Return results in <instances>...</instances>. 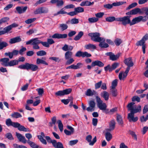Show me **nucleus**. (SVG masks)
<instances>
[{
	"instance_id": "obj_1",
	"label": "nucleus",
	"mask_w": 148,
	"mask_h": 148,
	"mask_svg": "<svg viewBox=\"0 0 148 148\" xmlns=\"http://www.w3.org/2000/svg\"><path fill=\"white\" fill-rule=\"evenodd\" d=\"M73 49V47L71 45H68L67 44H65L62 47V49L64 51H66L64 54V58L67 61L66 62L65 64L66 65L70 64L72 63L74 61V59L72 58L73 53L71 51Z\"/></svg>"
},
{
	"instance_id": "obj_2",
	"label": "nucleus",
	"mask_w": 148,
	"mask_h": 148,
	"mask_svg": "<svg viewBox=\"0 0 148 148\" xmlns=\"http://www.w3.org/2000/svg\"><path fill=\"white\" fill-rule=\"evenodd\" d=\"M41 44L44 47H49V45L47 42H42L38 40V38L32 39L26 42V45H31L32 46V48L34 49L39 50L40 49V47L38 45Z\"/></svg>"
},
{
	"instance_id": "obj_3",
	"label": "nucleus",
	"mask_w": 148,
	"mask_h": 148,
	"mask_svg": "<svg viewBox=\"0 0 148 148\" xmlns=\"http://www.w3.org/2000/svg\"><path fill=\"white\" fill-rule=\"evenodd\" d=\"M16 134L17 138L20 142L24 144L27 142L32 148H37V147H38V145L34 142L30 141L29 140H28L27 141L25 137L23 136L21 134L17 132L16 133Z\"/></svg>"
},
{
	"instance_id": "obj_4",
	"label": "nucleus",
	"mask_w": 148,
	"mask_h": 148,
	"mask_svg": "<svg viewBox=\"0 0 148 148\" xmlns=\"http://www.w3.org/2000/svg\"><path fill=\"white\" fill-rule=\"evenodd\" d=\"M148 40V34H146L144 36L141 40L138 41L136 43L137 46H142L143 53L144 54L145 53V49L146 45L145 44V41Z\"/></svg>"
},
{
	"instance_id": "obj_5",
	"label": "nucleus",
	"mask_w": 148,
	"mask_h": 148,
	"mask_svg": "<svg viewBox=\"0 0 148 148\" xmlns=\"http://www.w3.org/2000/svg\"><path fill=\"white\" fill-rule=\"evenodd\" d=\"M88 35L91 37V39L95 42H100L101 41L105 42L104 38L100 37V34L98 32L91 33Z\"/></svg>"
},
{
	"instance_id": "obj_6",
	"label": "nucleus",
	"mask_w": 148,
	"mask_h": 148,
	"mask_svg": "<svg viewBox=\"0 0 148 148\" xmlns=\"http://www.w3.org/2000/svg\"><path fill=\"white\" fill-rule=\"evenodd\" d=\"M135 104L134 103L132 102L127 104V108L128 111H130V112H135L136 111L140 112L141 111V106L139 105L137 108H135V107L134 105Z\"/></svg>"
},
{
	"instance_id": "obj_7",
	"label": "nucleus",
	"mask_w": 148,
	"mask_h": 148,
	"mask_svg": "<svg viewBox=\"0 0 148 148\" xmlns=\"http://www.w3.org/2000/svg\"><path fill=\"white\" fill-rule=\"evenodd\" d=\"M96 99L98 108L101 110H106L107 107L106 103H103V101L98 96H96Z\"/></svg>"
},
{
	"instance_id": "obj_8",
	"label": "nucleus",
	"mask_w": 148,
	"mask_h": 148,
	"mask_svg": "<svg viewBox=\"0 0 148 148\" xmlns=\"http://www.w3.org/2000/svg\"><path fill=\"white\" fill-rule=\"evenodd\" d=\"M130 17L129 16H127L123 17L118 18L117 21L122 22V24L124 25L128 24H130V25L131 22L130 19Z\"/></svg>"
},
{
	"instance_id": "obj_9",
	"label": "nucleus",
	"mask_w": 148,
	"mask_h": 148,
	"mask_svg": "<svg viewBox=\"0 0 148 148\" xmlns=\"http://www.w3.org/2000/svg\"><path fill=\"white\" fill-rule=\"evenodd\" d=\"M146 7H144L140 9L139 8H137L134 9L132 10V14H136L138 13L140 14H142L144 13L146 15H147L146 14Z\"/></svg>"
},
{
	"instance_id": "obj_10",
	"label": "nucleus",
	"mask_w": 148,
	"mask_h": 148,
	"mask_svg": "<svg viewBox=\"0 0 148 148\" xmlns=\"http://www.w3.org/2000/svg\"><path fill=\"white\" fill-rule=\"evenodd\" d=\"M138 112L136 111L135 112H131L129 113L128 114L127 116V119H128L129 121L130 122H135L137 121L138 118L137 116L134 117V114Z\"/></svg>"
},
{
	"instance_id": "obj_11",
	"label": "nucleus",
	"mask_w": 148,
	"mask_h": 148,
	"mask_svg": "<svg viewBox=\"0 0 148 148\" xmlns=\"http://www.w3.org/2000/svg\"><path fill=\"white\" fill-rule=\"evenodd\" d=\"M48 9L47 8L41 7L37 9L34 12V13L35 14L46 13L48 12Z\"/></svg>"
},
{
	"instance_id": "obj_12",
	"label": "nucleus",
	"mask_w": 148,
	"mask_h": 148,
	"mask_svg": "<svg viewBox=\"0 0 148 148\" xmlns=\"http://www.w3.org/2000/svg\"><path fill=\"white\" fill-rule=\"evenodd\" d=\"M89 106L86 110L88 112H92L95 110L96 103L93 100H90L88 102Z\"/></svg>"
},
{
	"instance_id": "obj_13",
	"label": "nucleus",
	"mask_w": 148,
	"mask_h": 148,
	"mask_svg": "<svg viewBox=\"0 0 148 148\" xmlns=\"http://www.w3.org/2000/svg\"><path fill=\"white\" fill-rule=\"evenodd\" d=\"M106 55L107 56L110 57V59L112 61H116L117 60L120 56L119 53L115 55L114 53L112 52H107L106 53Z\"/></svg>"
},
{
	"instance_id": "obj_14",
	"label": "nucleus",
	"mask_w": 148,
	"mask_h": 148,
	"mask_svg": "<svg viewBox=\"0 0 148 148\" xmlns=\"http://www.w3.org/2000/svg\"><path fill=\"white\" fill-rule=\"evenodd\" d=\"M92 136L90 135H89L86 136L85 138L86 140L89 143V145L91 146L93 145L97 141V137L96 136L94 137L92 139Z\"/></svg>"
},
{
	"instance_id": "obj_15",
	"label": "nucleus",
	"mask_w": 148,
	"mask_h": 148,
	"mask_svg": "<svg viewBox=\"0 0 148 148\" xmlns=\"http://www.w3.org/2000/svg\"><path fill=\"white\" fill-rule=\"evenodd\" d=\"M71 91V89L69 88L64 90H60L58 91L55 94L58 96L70 94Z\"/></svg>"
},
{
	"instance_id": "obj_16",
	"label": "nucleus",
	"mask_w": 148,
	"mask_h": 148,
	"mask_svg": "<svg viewBox=\"0 0 148 148\" xmlns=\"http://www.w3.org/2000/svg\"><path fill=\"white\" fill-rule=\"evenodd\" d=\"M50 3L52 4H56L57 6L61 7L64 5V1L62 0H51Z\"/></svg>"
},
{
	"instance_id": "obj_17",
	"label": "nucleus",
	"mask_w": 148,
	"mask_h": 148,
	"mask_svg": "<svg viewBox=\"0 0 148 148\" xmlns=\"http://www.w3.org/2000/svg\"><path fill=\"white\" fill-rule=\"evenodd\" d=\"M14 127L17 128L18 130L20 131H23L25 132L29 131V129L26 128L24 126L21 125L20 123L18 122H16Z\"/></svg>"
},
{
	"instance_id": "obj_18",
	"label": "nucleus",
	"mask_w": 148,
	"mask_h": 148,
	"mask_svg": "<svg viewBox=\"0 0 148 148\" xmlns=\"http://www.w3.org/2000/svg\"><path fill=\"white\" fill-rule=\"evenodd\" d=\"M46 58L45 57H42L41 58H37L36 60V63L38 65L41 64L48 65V64L45 61Z\"/></svg>"
},
{
	"instance_id": "obj_19",
	"label": "nucleus",
	"mask_w": 148,
	"mask_h": 148,
	"mask_svg": "<svg viewBox=\"0 0 148 148\" xmlns=\"http://www.w3.org/2000/svg\"><path fill=\"white\" fill-rule=\"evenodd\" d=\"M67 34H61L58 33H56L53 35L51 37L53 38H65L67 37Z\"/></svg>"
},
{
	"instance_id": "obj_20",
	"label": "nucleus",
	"mask_w": 148,
	"mask_h": 148,
	"mask_svg": "<svg viewBox=\"0 0 148 148\" xmlns=\"http://www.w3.org/2000/svg\"><path fill=\"white\" fill-rule=\"evenodd\" d=\"M124 62L127 67H130L133 66L134 64L132 58L131 57L125 59Z\"/></svg>"
},
{
	"instance_id": "obj_21",
	"label": "nucleus",
	"mask_w": 148,
	"mask_h": 148,
	"mask_svg": "<svg viewBox=\"0 0 148 148\" xmlns=\"http://www.w3.org/2000/svg\"><path fill=\"white\" fill-rule=\"evenodd\" d=\"M22 40L20 36H18L16 37L11 38L9 41V43L10 44H13L20 42Z\"/></svg>"
},
{
	"instance_id": "obj_22",
	"label": "nucleus",
	"mask_w": 148,
	"mask_h": 148,
	"mask_svg": "<svg viewBox=\"0 0 148 148\" xmlns=\"http://www.w3.org/2000/svg\"><path fill=\"white\" fill-rule=\"evenodd\" d=\"M9 62V59L7 58H5L0 59V62L3 66L7 67L8 66V63Z\"/></svg>"
},
{
	"instance_id": "obj_23",
	"label": "nucleus",
	"mask_w": 148,
	"mask_h": 148,
	"mask_svg": "<svg viewBox=\"0 0 148 148\" xmlns=\"http://www.w3.org/2000/svg\"><path fill=\"white\" fill-rule=\"evenodd\" d=\"M116 122L114 120H111L109 123V128L106 129L107 131H110L113 130L115 127Z\"/></svg>"
},
{
	"instance_id": "obj_24",
	"label": "nucleus",
	"mask_w": 148,
	"mask_h": 148,
	"mask_svg": "<svg viewBox=\"0 0 148 148\" xmlns=\"http://www.w3.org/2000/svg\"><path fill=\"white\" fill-rule=\"evenodd\" d=\"M27 6L20 7L18 6L16 8V10L20 14L23 13L25 12L27 10Z\"/></svg>"
},
{
	"instance_id": "obj_25",
	"label": "nucleus",
	"mask_w": 148,
	"mask_h": 148,
	"mask_svg": "<svg viewBox=\"0 0 148 148\" xmlns=\"http://www.w3.org/2000/svg\"><path fill=\"white\" fill-rule=\"evenodd\" d=\"M91 66L92 67L97 66L100 67H102L104 66V64L100 61L96 60L92 62Z\"/></svg>"
},
{
	"instance_id": "obj_26",
	"label": "nucleus",
	"mask_w": 148,
	"mask_h": 148,
	"mask_svg": "<svg viewBox=\"0 0 148 148\" xmlns=\"http://www.w3.org/2000/svg\"><path fill=\"white\" fill-rule=\"evenodd\" d=\"M52 143V145L55 148H64L62 144L60 142H57L55 140Z\"/></svg>"
},
{
	"instance_id": "obj_27",
	"label": "nucleus",
	"mask_w": 148,
	"mask_h": 148,
	"mask_svg": "<svg viewBox=\"0 0 148 148\" xmlns=\"http://www.w3.org/2000/svg\"><path fill=\"white\" fill-rule=\"evenodd\" d=\"M142 18V17H141V16H139L133 18L132 21V22L130 23V25H133L140 22L141 21Z\"/></svg>"
},
{
	"instance_id": "obj_28",
	"label": "nucleus",
	"mask_w": 148,
	"mask_h": 148,
	"mask_svg": "<svg viewBox=\"0 0 148 148\" xmlns=\"http://www.w3.org/2000/svg\"><path fill=\"white\" fill-rule=\"evenodd\" d=\"M109 93L106 91H104L101 93V96L103 97L106 101H108L109 97Z\"/></svg>"
},
{
	"instance_id": "obj_29",
	"label": "nucleus",
	"mask_w": 148,
	"mask_h": 148,
	"mask_svg": "<svg viewBox=\"0 0 148 148\" xmlns=\"http://www.w3.org/2000/svg\"><path fill=\"white\" fill-rule=\"evenodd\" d=\"M5 123L6 125L8 127L12 126L14 127L16 122H13L10 119H6Z\"/></svg>"
},
{
	"instance_id": "obj_30",
	"label": "nucleus",
	"mask_w": 148,
	"mask_h": 148,
	"mask_svg": "<svg viewBox=\"0 0 148 148\" xmlns=\"http://www.w3.org/2000/svg\"><path fill=\"white\" fill-rule=\"evenodd\" d=\"M30 64L26 63L24 64L20 65L19 66V68L21 69H26L27 70H29Z\"/></svg>"
},
{
	"instance_id": "obj_31",
	"label": "nucleus",
	"mask_w": 148,
	"mask_h": 148,
	"mask_svg": "<svg viewBox=\"0 0 148 148\" xmlns=\"http://www.w3.org/2000/svg\"><path fill=\"white\" fill-rule=\"evenodd\" d=\"M116 118V121L121 126H123V123L121 116L119 114H117Z\"/></svg>"
},
{
	"instance_id": "obj_32",
	"label": "nucleus",
	"mask_w": 148,
	"mask_h": 148,
	"mask_svg": "<svg viewBox=\"0 0 148 148\" xmlns=\"http://www.w3.org/2000/svg\"><path fill=\"white\" fill-rule=\"evenodd\" d=\"M94 3V2H92L91 3L90 1H82L80 4V5L81 6H89L92 5Z\"/></svg>"
},
{
	"instance_id": "obj_33",
	"label": "nucleus",
	"mask_w": 148,
	"mask_h": 148,
	"mask_svg": "<svg viewBox=\"0 0 148 148\" xmlns=\"http://www.w3.org/2000/svg\"><path fill=\"white\" fill-rule=\"evenodd\" d=\"M96 93V92L94 90L92 91L90 89H87L86 92V95L88 96H92L94 94Z\"/></svg>"
},
{
	"instance_id": "obj_34",
	"label": "nucleus",
	"mask_w": 148,
	"mask_h": 148,
	"mask_svg": "<svg viewBox=\"0 0 148 148\" xmlns=\"http://www.w3.org/2000/svg\"><path fill=\"white\" fill-rule=\"evenodd\" d=\"M82 65V64L81 63H78L76 65L74 64L71 65V69H79Z\"/></svg>"
},
{
	"instance_id": "obj_35",
	"label": "nucleus",
	"mask_w": 148,
	"mask_h": 148,
	"mask_svg": "<svg viewBox=\"0 0 148 148\" xmlns=\"http://www.w3.org/2000/svg\"><path fill=\"white\" fill-rule=\"evenodd\" d=\"M84 47L86 49H96V47L95 45L91 44L86 45Z\"/></svg>"
},
{
	"instance_id": "obj_36",
	"label": "nucleus",
	"mask_w": 148,
	"mask_h": 148,
	"mask_svg": "<svg viewBox=\"0 0 148 148\" xmlns=\"http://www.w3.org/2000/svg\"><path fill=\"white\" fill-rule=\"evenodd\" d=\"M18 64L17 60H12L9 62L8 66H12Z\"/></svg>"
},
{
	"instance_id": "obj_37",
	"label": "nucleus",
	"mask_w": 148,
	"mask_h": 148,
	"mask_svg": "<svg viewBox=\"0 0 148 148\" xmlns=\"http://www.w3.org/2000/svg\"><path fill=\"white\" fill-rule=\"evenodd\" d=\"M83 34L84 33L83 32H80L78 33V34L74 37V39L75 40H79L83 35Z\"/></svg>"
},
{
	"instance_id": "obj_38",
	"label": "nucleus",
	"mask_w": 148,
	"mask_h": 148,
	"mask_svg": "<svg viewBox=\"0 0 148 148\" xmlns=\"http://www.w3.org/2000/svg\"><path fill=\"white\" fill-rule=\"evenodd\" d=\"M110 92L111 94L113 97H116L117 95V90L116 88H111Z\"/></svg>"
},
{
	"instance_id": "obj_39",
	"label": "nucleus",
	"mask_w": 148,
	"mask_h": 148,
	"mask_svg": "<svg viewBox=\"0 0 148 148\" xmlns=\"http://www.w3.org/2000/svg\"><path fill=\"white\" fill-rule=\"evenodd\" d=\"M12 117L17 119L19 118H21L22 117L21 114L18 112H14L11 114Z\"/></svg>"
},
{
	"instance_id": "obj_40",
	"label": "nucleus",
	"mask_w": 148,
	"mask_h": 148,
	"mask_svg": "<svg viewBox=\"0 0 148 148\" xmlns=\"http://www.w3.org/2000/svg\"><path fill=\"white\" fill-rule=\"evenodd\" d=\"M8 44L5 41H0V50L8 46Z\"/></svg>"
},
{
	"instance_id": "obj_41",
	"label": "nucleus",
	"mask_w": 148,
	"mask_h": 148,
	"mask_svg": "<svg viewBox=\"0 0 148 148\" xmlns=\"http://www.w3.org/2000/svg\"><path fill=\"white\" fill-rule=\"evenodd\" d=\"M99 20V19L97 18L93 17L92 18H88V20L89 23H92L97 22Z\"/></svg>"
},
{
	"instance_id": "obj_42",
	"label": "nucleus",
	"mask_w": 148,
	"mask_h": 148,
	"mask_svg": "<svg viewBox=\"0 0 148 148\" xmlns=\"http://www.w3.org/2000/svg\"><path fill=\"white\" fill-rule=\"evenodd\" d=\"M105 137L106 140L109 141L112 138V136L110 132H107L105 134Z\"/></svg>"
},
{
	"instance_id": "obj_43",
	"label": "nucleus",
	"mask_w": 148,
	"mask_h": 148,
	"mask_svg": "<svg viewBox=\"0 0 148 148\" xmlns=\"http://www.w3.org/2000/svg\"><path fill=\"white\" fill-rule=\"evenodd\" d=\"M117 18H115L114 16H110L106 18V20L107 21L112 22L114 21H117Z\"/></svg>"
},
{
	"instance_id": "obj_44",
	"label": "nucleus",
	"mask_w": 148,
	"mask_h": 148,
	"mask_svg": "<svg viewBox=\"0 0 148 148\" xmlns=\"http://www.w3.org/2000/svg\"><path fill=\"white\" fill-rule=\"evenodd\" d=\"M100 43L99 44V46L101 48H107L109 47L108 45L105 42L101 41L99 42Z\"/></svg>"
},
{
	"instance_id": "obj_45",
	"label": "nucleus",
	"mask_w": 148,
	"mask_h": 148,
	"mask_svg": "<svg viewBox=\"0 0 148 148\" xmlns=\"http://www.w3.org/2000/svg\"><path fill=\"white\" fill-rule=\"evenodd\" d=\"M38 69V67L36 65L30 64L29 69L33 71H35Z\"/></svg>"
},
{
	"instance_id": "obj_46",
	"label": "nucleus",
	"mask_w": 148,
	"mask_h": 148,
	"mask_svg": "<svg viewBox=\"0 0 148 148\" xmlns=\"http://www.w3.org/2000/svg\"><path fill=\"white\" fill-rule=\"evenodd\" d=\"M47 53L44 50H40L36 52V54L38 56H43L46 55Z\"/></svg>"
},
{
	"instance_id": "obj_47",
	"label": "nucleus",
	"mask_w": 148,
	"mask_h": 148,
	"mask_svg": "<svg viewBox=\"0 0 148 148\" xmlns=\"http://www.w3.org/2000/svg\"><path fill=\"white\" fill-rule=\"evenodd\" d=\"M74 10L77 13V14L78 13L83 12L84 11V8L81 7L76 8H75Z\"/></svg>"
},
{
	"instance_id": "obj_48",
	"label": "nucleus",
	"mask_w": 148,
	"mask_h": 148,
	"mask_svg": "<svg viewBox=\"0 0 148 148\" xmlns=\"http://www.w3.org/2000/svg\"><path fill=\"white\" fill-rule=\"evenodd\" d=\"M9 19V18L8 17H4L1 18L0 20V25L8 21Z\"/></svg>"
},
{
	"instance_id": "obj_49",
	"label": "nucleus",
	"mask_w": 148,
	"mask_h": 148,
	"mask_svg": "<svg viewBox=\"0 0 148 148\" xmlns=\"http://www.w3.org/2000/svg\"><path fill=\"white\" fill-rule=\"evenodd\" d=\"M58 127L60 131L62 132L63 130V125L61 122V121L59 120L58 121Z\"/></svg>"
},
{
	"instance_id": "obj_50",
	"label": "nucleus",
	"mask_w": 148,
	"mask_h": 148,
	"mask_svg": "<svg viewBox=\"0 0 148 148\" xmlns=\"http://www.w3.org/2000/svg\"><path fill=\"white\" fill-rule=\"evenodd\" d=\"M64 8H62L60 11L58 12L57 13L55 14L54 15L56 16L59 14H67V12L64 11Z\"/></svg>"
},
{
	"instance_id": "obj_51",
	"label": "nucleus",
	"mask_w": 148,
	"mask_h": 148,
	"mask_svg": "<svg viewBox=\"0 0 148 148\" xmlns=\"http://www.w3.org/2000/svg\"><path fill=\"white\" fill-rule=\"evenodd\" d=\"M117 79H115L112 81V86L111 87V88H115L116 87L117 85Z\"/></svg>"
},
{
	"instance_id": "obj_52",
	"label": "nucleus",
	"mask_w": 148,
	"mask_h": 148,
	"mask_svg": "<svg viewBox=\"0 0 148 148\" xmlns=\"http://www.w3.org/2000/svg\"><path fill=\"white\" fill-rule=\"evenodd\" d=\"M36 19V18L28 19L27 20L25 21V22L27 24H30L34 21Z\"/></svg>"
},
{
	"instance_id": "obj_53",
	"label": "nucleus",
	"mask_w": 148,
	"mask_h": 148,
	"mask_svg": "<svg viewBox=\"0 0 148 148\" xmlns=\"http://www.w3.org/2000/svg\"><path fill=\"white\" fill-rule=\"evenodd\" d=\"M125 2H124L123 1L121 2H114L112 3V5H113V6H119L120 5H122L124 3H125Z\"/></svg>"
},
{
	"instance_id": "obj_54",
	"label": "nucleus",
	"mask_w": 148,
	"mask_h": 148,
	"mask_svg": "<svg viewBox=\"0 0 148 148\" xmlns=\"http://www.w3.org/2000/svg\"><path fill=\"white\" fill-rule=\"evenodd\" d=\"M5 136L6 138H8L9 140H13L14 139V138L12 136L11 133H7L5 135Z\"/></svg>"
},
{
	"instance_id": "obj_55",
	"label": "nucleus",
	"mask_w": 148,
	"mask_h": 148,
	"mask_svg": "<svg viewBox=\"0 0 148 148\" xmlns=\"http://www.w3.org/2000/svg\"><path fill=\"white\" fill-rule=\"evenodd\" d=\"M119 63L117 62H115L113 63L111 66L112 71L115 69L119 65Z\"/></svg>"
},
{
	"instance_id": "obj_56",
	"label": "nucleus",
	"mask_w": 148,
	"mask_h": 148,
	"mask_svg": "<svg viewBox=\"0 0 148 148\" xmlns=\"http://www.w3.org/2000/svg\"><path fill=\"white\" fill-rule=\"evenodd\" d=\"M60 27L61 28L62 30L63 31L66 29L68 26L66 24H61L60 25Z\"/></svg>"
},
{
	"instance_id": "obj_57",
	"label": "nucleus",
	"mask_w": 148,
	"mask_h": 148,
	"mask_svg": "<svg viewBox=\"0 0 148 148\" xmlns=\"http://www.w3.org/2000/svg\"><path fill=\"white\" fill-rule=\"evenodd\" d=\"M104 69L106 71H108L110 72L112 71L111 66L109 64L105 66L104 67Z\"/></svg>"
},
{
	"instance_id": "obj_58",
	"label": "nucleus",
	"mask_w": 148,
	"mask_h": 148,
	"mask_svg": "<svg viewBox=\"0 0 148 148\" xmlns=\"http://www.w3.org/2000/svg\"><path fill=\"white\" fill-rule=\"evenodd\" d=\"M132 101L133 102L137 101L138 102H139L140 101V99L139 97L135 96L133 97Z\"/></svg>"
},
{
	"instance_id": "obj_59",
	"label": "nucleus",
	"mask_w": 148,
	"mask_h": 148,
	"mask_svg": "<svg viewBox=\"0 0 148 148\" xmlns=\"http://www.w3.org/2000/svg\"><path fill=\"white\" fill-rule=\"evenodd\" d=\"M84 52L81 51H79L77 52L75 55V56L77 57H82L83 58Z\"/></svg>"
},
{
	"instance_id": "obj_60",
	"label": "nucleus",
	"mask_w": 148,
	"mask_h": 148,
	"mask_svg": "<svg viewBox=\"0 0 148 148\" xmlns=\"http://www.w3.org/2000/svg\"><path fill=\"white\" fill-rule=\"evenodd\" d=\"M47 0H39L37 1L34 4L35 6H37L39 4H40L46 2Z\"/></svg>"
},
{
	"instance_id": "obj_61",
	"label": "nucleus",
	"mask_w": 148,
	"mask_h": 148,
	"mask_svg": "<svg viewBox=\"0 0 148 148\" xmlns=\"http://www.w3.org/2000/svg\"><path fill=\"white\" fill-rule=\"evenodd\" d=\"M114 42L117 46H119L122 42V41L120 39L116 38Z\"/></svg>"
},
{
	"instance_id": "obj_62",
	"label": "nucleus",
	"mask_w": 148,
	"mask_h": 148,
	"mask_svg": "<svg viewBox=\"0 0 148 148\" xmlns=\"http://www.w3.org/2000/svg\"><path fill=\"white\" fill-rule=\"evenodd\" d=\"M102 82L101 81L95 84V88L96 89L99 88L100 87L102 84Z\"/></svg>"
},
{
	"instance_id": "obj_63",
	"label": "nucleus",
	"mask_w": 148,
	"mask_h": 148,
	"mask_svg": "<svg viewBox=\"0 0 148 148\" xmlns=\"http://www.w3.org/2000/svg\"><path fill=\"white\" fill-rule=\"evenodd\" d=\"M4 55L5 56H8L10 59H12L13 57V56L12 52H8L5 53Z\"/></svg>"
},
{
	"instance_id": "obj_64",
	"label": "nucleus",
	"mask_w": 148,
	"mask_h": 148,
	"mask_svg": "<svg viewBox=\"0 0 148 148\" xmlns=\"http://www.w3.org/2000/svg\"><path fill=\"white\" fill-rule=\"evenodd\" d=\"M26 50L27 49L25 47H22L19 51V53L21 55H23V52Z\"/></svg>"
}]
</instances>
